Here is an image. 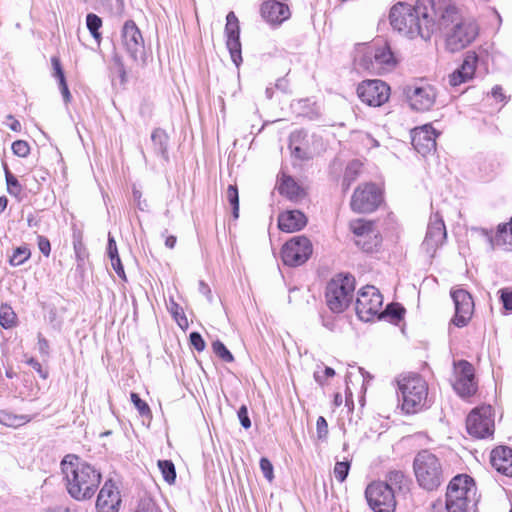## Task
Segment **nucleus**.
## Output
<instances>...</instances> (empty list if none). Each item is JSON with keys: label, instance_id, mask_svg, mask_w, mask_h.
Wrapping results in <instances>:
<instances>
[{"label": "nucleus", "instance_id": "61", "mask_svg": "<svg viewBox=\"0 0 512 512\" xmlns=\"http://www.w3.org/2000/svg\"><path fill=\"white\" fill-rule=\"evenodd\" d=\"M385 313L391 315L395 319H400L402 317V310L391 306H387Z\"/></svg>", "mask_w": 512, "mask_h": 512}, {"label": "nucleus", "instance_id": "56", "mask_svg": "<svg viewBox=\"0 0 512 512\" xmlns=\"http://www.w3.org/2000/svg\"><path fill=\"white\" fill-rule=\"evenodd\" d=\"M501 300L505 309L512 310V291L502 290Z\"/></svg>", "mask_w": 512, "mask_h": 512}, {"label": "nucleus", "instance_id": "5", "mask_svg": "<svg viewBox=\"0 0 512 512\" xmlns=\"http://www.w3.org/2000/svg\"><path fill=\"white\" fill-rule=\"evenodd\" d=\"M355 62L360 68L376 74L391 71L397 64L395 56L386 43L359 45Z\"/></svg>", "mask_w": 512, "mask_h": 512}, {"label": "nucleus", "instance_id": "31", "mask_svg": "<svg viewBox=\"0 0 512 512\" xmlns=\"http://www.w3.org/2000/svg\"><path fill=\"white\" fill-rule=\"evenodd\" d=\"M73 246L74 252L76 256V260L78 262V267L83 268L88 259V252L82 242V231L81 230H73Z\"/></svg>", "mask_w": 512, "mask_h": 512}, {"label": "nucleus", "instance_id": "43", "mask_svg": "<svg viewBox=\"0 0 512 512\" xmlns=\"http://www.w3.org/2000/svg\"><path fill=\"white\" fill-rule=\"evenodd\" d=\"M213 352L220 357L225 362H233L234 357L231 352L226 348V346L219 340L213 342L212 344Z\"/></svg>", "mask_w": 512, "mask_h": 512}, {"label": "nucleus", "instance_id": "19", "mask_svg": "<svg viewBox=\"0 0 512 512\" xmlns=\"http://www.w3.org/2000/svg\"><path fill=\"white\" fill-rule=\"evenodd\" d=\"M446 236V227L442 216L439 213H434L430 216L422 248L427 254L433 256L446 240Z\"/></svg>", "mask_w": 512, "mask_h": 512}, {"label": "nucleus", "instance_id": "1", "mask_svg": "<svg viewBox=\"0 0 512 512\" xmlns=\"http://www.w3.org/2000/svg\"><path fill=\"white\" fill-rule=\"evenodd\" d=\"M438 5L434 0H417L416 4L397 3L390 11V24L400 34L429 40L437 31Z\"/></svg>", "mask_w": 512, "mask_h": 512}, {"label": "nucleus", "instance_id": "42", "mask_svg": "<svg viewBox=\"0 0 512 512\" xmlns=\"http://www.w3.org/2000/svg\"><path fill=\"white\" fill-rule=\"evenodd\" d=\"M170 312L173 315V318L177 322V324L182 328L185 329L188 327V320L183 312L182 307H180L175 301L170 302Z\"/></svg>", "mask_w": 512, "mask_h": 512}, {"label": "nucleus", "instance_id": "52", "mask_svg": "<svg viewBox=\"0 0 512 512\" xmlns=\"http://www.w3.org/2000/svg\"><path fill=\"white\" fill-rule=\"evenodd\" d=\"M238 418L243 428L249 429L251 427V421L248 415V410L245 405H242L238 410Z\"/></svg>", "mask_w": 512, "mask_h": 512}, {"label": "nucleus", "instance_id": "3", "mask_svg": "<svg viewBox=\"0 0 512 512\" xmlns=\"http://www.w3.org/2000/svg\"><path fill=\"white\" fill-rule=\"evenodd\" d=\"M101 480V474L76 455H66V490L72 498L90 499Z\"/></svg>", "mask_w": 512, "mask_h": 512}, {"label": "nucleus", "instance_id": "37", "mask_svg": "<svg viewBox=\"0 0 512 512\" xmlns=\"http://www.w3.org/2000/svg\"><path fill=\"white\" fill-rule=\"evenodd\" d=\"M7 191L12 196H19L22 192V186L17 178L9 171L7 165H4Z\"/></svg>", "mask_w": 512, "mask_h": 512}, {"label": "nucleus", "instance_id": "23", "mask_svg": "<svg viewBox=\"0 0 512 512\" xmlns=\"http://www.w3.org/2000/svg\"><path fill=\"white\" fill-rule=\"evenodd\" d=\"M478 56L474 51L466 53L462 65L449 75V84L453 87L468 82L474 76Z\"/></svg>", "mask_w": 512, "mask_h": 512}, {"label": "nucleus", "instance_id": "15", "mask_svg": "<svg viewBox=\"0 0 512 512\" xmlns=\"http://www.w3.org/2000/svg\"><path fill=\"white\" fill-rule=\"evenodd\" d=\"M360 100L371 107H379L390 97V87L382 80H365L357 87Z\"/></svg>", "mask_w": 512, "mask_h": 512}, {"label": "nucleus", "instance_id": "57", "mask_svg": "<svg viewBox=\"0 0 512 512\" xmlns=\"http://www.w3.org/2000/svg\"><path fill=\"white\" fill-rule=\"evenodd\" d=\"M27 364L31 366L35 371H37L40 377H42L43 379L47 377V372L43 370L41 364L34 358L28 359Z\"/></svg>", "mask_w": 512, "mask_h": 512}, {"label": "nucleus", "instance_id": "59", "mask_svg": "<svg viewBox=\"0 0 512 512\" xmlns=\"http://www.w3.org/2000/svg\"><path fill=\"white\" fill-rule=\"evenodd\" d=\"M137 512H157L156 508L154 507V504L151 501L144 502Z\"/></svg>", "mask_w": 512, "mask_h": 512}, {"label": "nucleus", "instance_id": "51", "mask_svg": "<svg viewBox=\"0 0 512 512\" xmlns=\"http://www.w3.org/2000/svg\"><path fill=\"white\" fill-rule=\"evenodd\" d=\"M190 343L198 352L205 349V341L198 332H192L190 334Z\"/></svg>", "mask_w": 512, "mask_h": 512}, {"label": "nucleus", "instance_id": "8", "mask_svg": "<svg viewBox=\"0 0 512 512\" xmlns=\"http://www.w3.org/2000/svg\"><path fill=\"white\" fill-rule=\"evenodd\" d=\"M383 297L379 290L371 285L361 288L358 292L355 309L360 320L368 322L374 317L381 318Z\"/></svg>", "mask_w": 512, "mask_h": 512}, {"label": "nucleus", "instance_id": "54", "mask_svg": "<svg viewBox=\"0 0 512 512\" xmlns=\"http://www.w3.org/2000/svg\"><path fill=\"white\" fill-rule=\"evenodd\" d=\"M132 194H133V199L134 201L136 202L137 204V207L140 209V210H145L146 207H147V203L145 200H142V193L140 190H138L136 187H133V190H132Z\"/></svg>", "mask_w": 512, "mask_h": 512}, {"label": "nucleus", "instance_id": "13", "mask_svg": "<svg viewBox=\"0 0 512 512\" xmlns=\"http://www.w3.org/2000/svg\"><path fill=\"white\" fill-rule=\"evenodd\" d=\"M382 202V192L375 184L359 186L353 193L350 206L354 212H373Z\"/></svg>", "mask_w": 512, "mask_h": 512}, {"label": "nucleus", "instance_id": "21", "mask_svg": "<svg viewBox=\"0 0 512 512\" xmlns=\"http://www.w3.org/2000/svg\"><path fill=\"white\" fill-rule=\"evenodd\" d=\"M121 505V496L118 487L112 480L104 483L96 500L98 512H118Z\"/></svg>", "mask_w": 512, "mask_h": 512}, {"label": "nucleus", "instance_id": "32", "mask_svg": "<svg viewBox=\"0 0 512 512\" xmlns=\"http://www.w3.org/2000/svg\"><path fill=\"white\" fill-rule=\"evenodd\" d=\"M279 192L291 200H296L300 195V187L293 178L283 175L279 184Z\"/></svg>", "mask_w": 512, "mask_h": 512}, {"label": "nucleus", "instance_id": "36", "mask_svg": "<svg viewBox=\"0 0 512 512\" xmlns=\"http://www.w3.org/2000/svg\"><path fill=\"white\" fill-rule=\"evenodd\" d=\"M361 166L362 164L356 160L348 164L343 178V186L345 190L348 189L350 185L356 180L360 173Z\"/></svg>", "mask_w": 512, "mask_h": 512}, {"label": "nucleus", "instance_id": "49", "mask_svg": "<svg viewBox=\"0 0 512 512\" xmlns=\"http://www.w3.org/2000/svg\"><path fill=\"white\" fill-rule=\"evenodd\" d=\"M260 469L264 477L271 482L274 478L273 465L267 458L260 459Z\"/></svg>", "mask_w": 512, "mask_h": 512}, {"label": "nucleus", "instance_id": "27", "mask_svg": "<svg viewBox=\"0 0 512 512\" xmlns=\"http://www.w3.org/2000/svg\"><path fill=\"white\" fill-rule=\"evenodd\" d=\"M491 464L500 473L512 476V449L500 446L491 452Z\"/></svg>", "mask_w": 512, "mask_h": 512}, {"label": "nucleus", "instance_id": "25", "mask_svg": "<svg viewBox=\"0 0 512 512\" xmlns=\"http://www.w3.org/2000/svg\"><path fill=\"white\" fill-rule=\"evenodd\" d=\"M454 492L460 498L469 497L471 499H477L476 487L473 479L468 475H457L449 483L447 487V493Z\"/></svg>", "mask_w": 512, "mask_h": 512}, {"label": "nucleus", "instance_id": "2", "mask_svg": "<svg viewBox=\"0 0 512 512\" xmlns=\"http://www.w3.org/2000/svg\"><path fill=\"white\" fill-rule=\"evenodd\" d=\"M437 11V31L444 32L446 48L450 52H458L476 39L479 32L477 23L463 18L454 5L447 0H439Z\"/></svg>", "mask_w": 512, "mask_h": 512}, {"label": "nucleus", "instance_id": "24", "mask_svg": "<svg viewBox=\"0 0 512 512\" xmlns=\"http://www.w3.org/2000/svg\"><path fill=\"white\" fill-rule=\"evenodd\" d=\"M261 15L269 24L279 25L290 17V9L283 2L267 0L261 6Z\"/></svg>", "mask_w": 512, "mask_h": 512}, {"label": "nucleus", "instance_id": "18", "mask_svg": "<svg viewBox=\"0 0 512 512\" xmlns=\"http://www.w3.org/2000/svg\"><path fill=\"white\" fill-rule=\"evenodd\" d=\"M450 295L455 306V315L451 323L459 328L465 327L469 323L474 311L472 296L462 288H452Z\"/></svg>", "mask_w": 512, "mask_h": 512}, {"label": "nucleus", "instance_id": "62", "mask_svg": "<svg viewBox=\"0 0 512 512\" xmlns=\"http://www.w3.org/2000/svg\"><path fill=\"white\" fill-rule=\"evenodd\" d=\"M7 119L11 121V123L9 124V128L12 131L18 132L21 130L20 122L17 119H15L12 115H8Z\"/></svg>", "mask_w": 512, "mask_h": 512}, {"label": "nucleus", "instance_id": "6", "mask_svg": "<svg viewBox=\"0 0 512 512\" xmlns=\"http://www.w3.org/2000/svg\"><path fill=\"white\" fill-rule=\"evenodd\" d=\"M413 469L419 486L426 490H434L443 482L442 463L435 454L428 450H422L415 456Z\"/></svg>", "mask_w": 512, "mask_h": 512}, {"label": "nucleus", "instance_id": "20", "mask_svg": "<svg viewBox=\"0 0 512 512\" xmlns=\"http://www.w3.org/2000/svg\"><path fill=\"white\" fill-rule=\"evenodd\" d=\"M225 34L226 46L229 50L231 60L239 67L242 63L241 43L239 39L240 28L238 18L234 12H229L226 17Z\"/></svg>", "mask_w": 512, "mask_h": 512}, {"label": "nucleus", "instance_id": "38", "mask_svg": "<svg viewBox=\"0 0 512 512\" xmlns=\"http://www.w3.org/2000/svg\"><path fill=\"white\" fill-rule=\"evenodd\" d=\"M158 467L162 473V476L164 480L172 484L175 482L176 479V471L174 464L169 460H159L158 461Z\"/></svg>", "mask_w": 512, "mask_h": 512}, {"label": "nucleus", "instance_id": "4", "mask_svg": "<svg viewBox=\"0 0 512 512\" xmlns=\"http://www.w3.org/2000/svg\"><path fill=\"white\" fill-rule=\"evenodd\" d=\"M398 389L402 401V410L413 414L429 407L428 385L417 374L403 375L398 380Z\"/></svg>", "mask_w": 512, "mask_h": 512}, {"label": "nucleus", "instance_id": "9", "mask_svg": "<svg viewBox=\"0 0 512 512\" xmlns=\"http://www.w3.org/2000/svg\"><path fill=\"white\" fill-rule=\"evenodd\" d=\"M365 496L370 508L374 512L395 511V495H393L391 487L384 481L370 483L365 490Z\"/></svg>", "mask_w": 512, "mask_h": 512}, {"label": "nucleus", "instance_id": "10", "mask_svg": "<svg viewBox=\"0 0 512 512\" xmlns=\"http://www.w3.org/2000/svg\"><path fill=\"white\" fill-rule=\"evenodd\" d=\"M404 91L411 109L419 112L430 110L437 98L435 87L424 81L407 86Z\"/></svg>", "mask_w": 512, "mask_h": 512}, {"label": "nucleus", "instance_id": "60", "mask_svg": "<svg viewBox=\"0 0 512 512\" xmlns=\"http://www.w3.org/2000/svg\"><path fill=\"white\" fill-rule=\"evenodd\" d=\"M491 95L498 101H504L505 99L502 88L498 85L492 88Z\"/></svg>", "mask_w": 512, "mask_h": 512}, {"label": "nucleus", "instance_id": "29", "mask_svg": "<svg viewBox=\"0 0 512 512\" xmlns=\"http://www.w3.org/2000/svg\"><path fill=\"white\" fill-rule=\"evenodd\" d=\"M477 499L469 497L460 498L454 492L446 494V509L448 512H475Z\"/></svg>", "mask_w": 512, "mask_h": 512}, {"label": "nucleus", "instance_id": "39", "mask_svg": "<svg viewBox=\"0 0 512 512\" xmlns=\"http://www.w3.org/2000/svg\"><path fill=\"white\" fill-rule=\"evenodd\" d=\"M86 25L93 38L99 41L101 38V34L99 32V29L102 26L101 18L96 14L89 13L86 17Z\"/></svg>", "mask_w": 512, "mask_h": 512}, {"label": "nucleus", "instance_id": "44", "mask_svg": "<svg viewBox=\"0 0 512 512\" xmlns=\"http://www.w3.org/2000/svg\"><path fill=\"white\" fill-rule=\"evenodd\" d=\"M52 66H53V75L59 80V90L60 93L64 96V72L61 66V59L59 56H53L51 58Z\"/></svg>", "mask_w": 512, "mask_h": 512}, {"label": "nucleus", "instance_id": "45", "mask_svg": "<svg viewBox=\"0 0 512 512\" xmlns=\"http://www.w3.org/2000/svg\"><path fill=\"white\" fill-rule=\"evenodd\" d=\"M130 398L141 416L151 417V410L148 404L145 401H143L137 393H131Z\"/></svg>", "mask_w": 512, "mask_h": 512}, {"label": "nucleus", "instance_id": "55", "mask_svg": "<svg viewBox=\"0 0 512 512\" xmlns=\"http://www.w3.org/2000/svg\"><path fill=\"white\" fill-rule=\"evenodd\" d=\"M107 253H108V256H109L110 259L111 258H115V257H119L117 246H116V241L114 240V238L110 234L108 236Z\"/></svg>", "mask_w": 512, "mask_h": 512}, {"label": "nucleus", "instance_id": "26", "mask_svg": "<svg viewBox=\"0 0 512 512\" xmlns=\"http://www.w3.org/2000/svg\"><path fill=\"white\" fill-rule=\"evenodd\" d=\"M306 223V216L299 210L285 211L278 217L279 229L287 233L302 229Z\"/></svg>", "mask_w": 512, "mask_h": 512}, {"label": "nucleus", "instance_id": "12", "mask_svg": "<svg viewBox=\"0 0 512 512\" xmlns=\"http://www.w3.org/2000/svg\"><path fill=\"white\" fill-rule=\"evenodd\" d=\"M121 44L129 57L135 61H144L145 43L142 33L132 20H127L121 29Z\"/></svg>", "mask_w": 512, "mask_h": 512}, {"label": "nucleus", "instance_id": "11", "mask_svg": "<svg viewBox=\"0 0 512 512\" xmlns=\"http://www.w3.org/2000/svg\"><path fill=\"white\" fill-rule=\"evenodd\" d=\"M452 385L456 393L461 397H469L475 394L477 383L475 370L471 363L466 360H459L453 363Z\"/></svg>", "mask_w": 512, "mask_h": 512}, {"label": "nucleus", "instance_id": "48", "mask_svg": "<svg viewBox=\"0 0 512 512\" xmlns=\"http://www.w3.org/2000/svg\"><path fill=\"white\" fill-rule=\"evenodd\" d=\"M316 433L320 440H324L328 435V424L323 416H319L316 421Z\"/></svg>", "mask_w": 512, "mask_h": 512}, {"label": "nucleus", "instance_id": "16", "mask_svg": "<svg viewBox=\"0 0 512 512\" xmlns=\"http://www.w3.org/2000/svg\"><path fill=\"white\" fill-rule=\"evenodd\" d=\"M467 431L476 438H484L493 434L494 420L491 406L474 409L466 420Z\"/></svg>", "mask_w": 512, "mask_h": 512}, {"label": "nucleus", "instance_id": "33", "mask_svg": "<svg viewBox=\"0 0 512 512\" xmlns=\"http://www.w3.org/2000/svg\"><path fill=\"white\" fill-rule=\"evenodd\" d=\"M31 418L27 415H15L10 412L0 411V423L8 427H19L28 423Z\"/></svg>", "mask_w": 512, "mask_h": 512}, {"label": "nucleus", "instance_id": "17", "mask_svg": "<svg viewBox=\"0 0 512 512\" xmlns=\"http://www.w3.org/2000/svg\"><path fill=\"white\" fill-rule=\"evenodd\" d=\"M350 228L356 237V245L363 251L372 252L380 245L381 237L373 222L357 219L350 223Z\"/></svg>", "mask_w": 512, "mask_h": 512}, {"label": "nucleus", "instance_id": "53", "mask_svg": "<svg viewBox=\"0 0 512 512\" xmlns=\"http://www.w3.org/2000/svg\"><path fill=\"white\" fill-rule=\"evenodd\" d=\"M111 265L115 270L116 274L124 281H126V274L121 263L120 257L111 258Z\"/></svg>", "mask_w": 512, "mask_h": 512}, {"label": "nucleus", "instance_id": "35", "mask_svg": "<svg viewBox=\"0 0 512 512\" xmlns=\"http://www.w3.org/2000/svg\"><path fill=\"white\" fill-rule=\"evenodd\" d=\"M17 315L13 309L7 305H1L0 307V325L4 329H10L16 325Z\"/></svg>", "mask_w": 512, "mask_h": 512}, {"label": "nucleus", "instance_id": "40", "mask_svg": "<svg viewBox=\"0 0 512 512\" xmlns=\"http://www.w3.org/2000/svg\"><path fill=\"white\" fill-rule=\"evenodd\" d=\"M226 199L232 207L234 219L239 217V195L236 185H229L226 191Z\"/></svg>", "mask_w": 512, "mask_h": 512}, {"label": "nucleus", "instance_id": "14", "mask_svg": "<svg viewBox=\"0 0 512 512\" xmlns=\"http://www.w3.org/2000/svg\"><path fill=\"white\" fill-rule=\"evenodd\" d=\"M312 254V243L305 236H295L287 241L281 251L285 265L299 266L305 263Z\"/></svg>", "mask_w": 512, "mask_h": 512}, {"label": "nucleus", "instance_id": "28", "mask_svg": "<svg viewBox=\"0 0 512 512\" xmlns=\"http://www.w3.org/2000/svg\"><path fill=\"white\" fill-rule=\"evenodd\" d=\"M483 234L487 237L492 248L500 247L504 250H512V217L508 223L500 224L498 226V230L494 238L484 231Z\"/></svg>", "mask_w": 512, "mask_h": 512}, {"label": "nucleus", "instance_id": "41", "mask_svg": "<svg viewBox=\"0 0 512 512\" xmlns=\"http://www.w3.org/2000/svg\"><path fill=\"white\" fill-rule=\"evenodd\" d=\"M30 255V249L26 245H22L14 250L9 262L12 266H19L28 260Z\"/></svg>", "mask_w": 512, "mask_h": 512}, {"label": "nucleus", "instance_id": "50", "mask_svg": "<svg viewBox=\"0 0 512 512\" xmlns=\"http://www.w3.org/2000/svg\"><path fill=\"white\" fill-rule=\"evenodd\" d=\"M334 375L335 371L331 367H325L323 373L320 371L314 372V378L319 384H323L328 378H331Z\"/></svg>", "mask_w": 512, "mask_h": 512}, {"label": "nucleus", "instance_id": "34", "mask_svg": "<svg viewBox=\"0 0 512 512\" xmlns=\"http://www.w3.org/2000/svg\"><path fill=\"white\" fill-rule=\"evenodd\" d=\"M384 482L391 487L393 495H395L396 491H400L406 486L407 479L403 472L391 471L388 473L387 480Z\"/></svg>", "mask_w": 512, "mask_h": 512}, {"label": "nucleus", "instance_id": "64", "mask_svg": "<svg viewBox=\"0 0 512 512\" xmlns=\"http://www.w3.org/2000/svg\"><path fill=\"white\" fill-rule=\"evenodd\" d=\"M176 241H177L176 237L170 235V236L166 237L165 245H166V247L172 249L175 247Z\"/></svg>", "mask_w": 512, "mask_h": 512}, {"label": "nucleus", "instance_id": "22", "mask_svg": "<svg viewBox=\"0 0 512 512\" xmlns=\"http://www.w3.org/2000/svg\"><path fill=\"white\" fill-rule=\"evenodd\" d=\"M437 136L438 134L430 124L417 127L412 131V145L418 153L425 156L435 151Z\"/></svg>", "mask_w": 512, "mask_h": 512}, {"label": "nucleus", "instance_id": "30", "mask_svg": "<svg viewBox=\"0 0 512 512\" xmlns=\"http://www.w3.org/2000/svg\"><path fill=\"white\" fill-rule=\"evenodd\" d=\"M168 139L167 133L160 128L154 129L151 134L153 151L157 156L161 157L164 162L169 160Z\"/></svg>", "mask_w": 512, "mask_h": 512}, {"label": "nucleus", "instance_id": "46", "mask_svg": "<svg viewBox=\"0 0 512 512\" xmlns=\"http://www.w3.org/2000/svg\"><path fill=\"white\" fill-rule=\"evenodd\" d=\"M350 463L348 461L337 462L334 466V476L339 482H344L348 476Z\"/></svg>", "mask_w": 512, "mask_h": 512}, {"label": "nucleus", "instance_id": "58", "mask_svg": "<svg viewBox=\"0 0 512 512\" xmlns=\"http://www.w3.org/2000/svg\"><path fill=\"white\" fill-rule=\"evenodd\" d=\"M38 246H39L40 251L45 256L49 255V253H50V242L46 238L39 237L38 238Z\"/></svg>", "mask_w": 512, "mask_h": 512}, {"label": "nucleus", "instance_id": "7", "mask_svg": "<svg viewBox=\"0 0 512 512\" xmlns=\"http://www.w3.org/2000/svg\"><path fill=\"white\" fill-rule=\"evenodd\" d=\"M355 290V279L350 275H337L331 279L325 291L327 307L333 313H342L350 305Z\"/></svg>", "mask_w": 512, "mask_h": 512}, {"label": "nucleus", "instance_id": "47", "mask_svg": "<svg viewBox=\"0 0 512 512\" xmlns=\"http://www.w3.org/2000/svg\"><path fill=\"white\" fill-rule=\"evenodd\" d=\"M11 148L13 153L21 158L27 157L30 152L29 144L23 140L14 141Z\"/></svg>", "mask_w": 512, "mask_h": 512}, {"label": "nucleus", "instance_id": "63", "mask_svg": "<svg viewBox=\"0 0 512 512\" xmlns=\"http://www.w3.org/2000/svg\"><path fill=\"white\" fill-rule=\"evenodd\" d=\"M102 3H111L115 2V9L117 12H122L124 8L123 0H99Z\"/></svg>", "mask_w": 512, "mask_h": 512}]
</instances>
